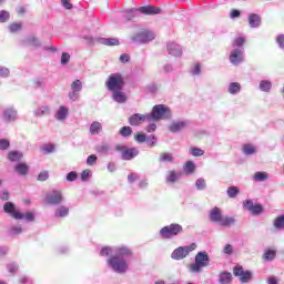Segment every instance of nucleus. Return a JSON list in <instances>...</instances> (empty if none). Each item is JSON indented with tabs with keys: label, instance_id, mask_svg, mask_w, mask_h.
I'll return each mask as SVG.
<instances>
[{
	"label": "nucleus",
	"instance_id": "a18cd8bd",
	"mask_svg": "<svg viewBox=\"0 0 284 284\" xmlns=\"http://www.w3.org/2000/svg\"><path fill=\"white\" fill-rule=\"evenodd\" d=\"M21 232H23V229L21 227V225L11 226V229L9 230L10 236H19Z\"/></svg>",
	"mask_w": 284,
	"mask_h": 284
},
{
	"label": "nucleus",
	"instance_id": "3c124183",
	"mask_svg": "<svg viewBox=\"0 0 284 284\" xmlns=\"http://www.w3.org/2000/svg\"><path fill=\"white\" fill-rule=\"evenodd\" d=\"M190 73L192 74V77H200V74H201V63L193 64V67L191 68Z\"/></svg>",
	"mask_w": 284,
	"mask_h": 284
},
{
	"label": "nucleus",
	"instance_id": "cd10ccee",
	"mask_svg": "<svg viewBox=\"0 0 284 284\" xmlns=\"http://www.w3.org/2000/svg\"><path fill=\"white\" fill-rule=\"evenodd\" d=\"M217 283L220 284H231L232 283V273L224 271L219 274Z\"/></svg>",
	"mask_w": 284,
	"mask_h": 284
},
{
	"label": "nucleus",
	"instance_id": "9d476101",
	"mask_svg": "<svg viewBox=\"0 0 284 284\" xmlns=\"http://www.w3.org/2000/svg\"><path fill=\"white\" fill-rule=\"evenodd\" d=\"M154 39H156V34H154L153 31H148V30L140 31L131 37L132 43H140V44L150 43V41H154Z\"/></svg>",
	"mask_w": 284,
	"mask_h": 284
},
{
	"label": "nucleus",
	"instance_id": "de8ad7c7",
	"mask_svg": "<svg viewBox=\"0 0 284 284\" xmlns=\"http://www.w3.org/2000/svg\"><path fill=\"white\" fill-rule=\"evenodd\" d=\"M268 175L266 172H256L254 174V181H258V182H263V181H267Z\"/></svg>",
	"mask_w": 284,
	"mask_h": 284
},
{
	"label": "nucleus",
	"instance_id": "774afa93",
	"mask_svg": "<svg viewBox=\"0 0 284 284\" xmlns=\"http://www.w3.org/2000/svg\"><path fill=\"white\" fill-rule=\"evenodd\" d=\"M58 254H68L70 252V246L62 245L57 248Z\"/></svg>",
	"mask_w": 284,
	"mask_h": 284
},
{
	"label": "nucleus",
	"instance_id": "2f4dec72",
	"mask_svg": "<svg viewBox=\"0 0 284 284\" xmlns=\"http://www.w3.org/2000/svg\"><path fill=\"white\" fill-rule=\"evenodd\" d=\"M110 150H112V145L108 142H102L95 146V152H98V154H109Z\"/></svg>",
	"mask_w": 284,
	"mask_h": 284
},
{
	"label": "nucleus",
	"instance_id": "6e6d98bb",
	"mask_svg": "<svg viewBox=\"0 0 284 284\" xmlns=\"http://www.w3.org/2000/svg\"><path fill=\"white\" fill-rule=\"evenodd\" d=\"M97 161H99V158L97 154H91L87 158V165L92 166L95 165Z\"/></svg>",
	"mask_w": 284,
	"mask_h": 284
},
{
	"label": "nucleus",
	"instance_id": "052dcab7",
	"mask_svg": "<svg viewBox=\"0 0 284 284\" xmlns=\"http://www.w3.org/2000/svg\"><path fill=\"white\" fill-rule=\"evenodd\" d=\"M70 63V53L63 52L61 55V65H68Z\"/></svg>",
	"mask_w": 284,
	"mask_h": 284
},
{
	"label": "nucleus",
	"instance_id": "e2e57ef3",
	"mask_svg": "<svg viewBox=\"0 0 284 284\" xmlns=\"http://www.w3.org/2000/svg\"><path fill=\"white\" fill-rule=\"evenodd\" d=\"M78 174L77 171H71L67 174V181H69V183L74 182L75 179H78Z\"/></svg>",
	"mask_w": 284,
	"mask_h": 284
},
{
	"label": "nucleus",
	"instance_id": "c03bdc74",
	"mask_svg": "<svg viewBox=\"0 0 284 284\" xmlns=\"http://www.w3.org/2000/svg\"><path fill=\"white\" fill-rule=\"evenodd\" d=\"M22 28H23V24L12 22L9 24V32H11V34H14L17 32H20V30H22Z\"/></svg>",
	"mask_w": 284,
	"mask_h": 284
},
{
	"label": "nucleus",
	"instance_id": "bb28decb",
	"mask_svg": "<svg viewBox=\"0 0 284 284\" xmlns=\"http://www.w3.org/2000/svg\"><path fill=\"white\" fill-rule=\"evenodd\" d=\"M179 179H181V172L174 170L168 171L165 175L166 183H176Z\"/></svg>",
	"mask_w": 284,
	"mask_h": 284
},
{
	"label": "nucleus",
	"instance_id": "6ab92c4d",
	"mask_svg": "<svg viewBox=\"0 0 284 284\" xmlns=\"http://www.w3.org/2000/svg\"><path fill=\"white\" fill-rule=\"evenodd\" d=\"M166 52L171 57H183V48L181 47V44H178L175 42H169L166 44Z\"/></svg>",
	"mask_w": 284,
	"mask_h": 284
},
{
	"label": "nucleus",
	"instance_id": "338daca9",
	"mask_svg": "<svg viewBox=\"0 0 284 284\" xmlns=\"http://www.w3.org/2000/svg\"><path fill=\"white\" fill-rule=\"evenodd\" d=\"M223 254H227L229 256L234 254V246L226 244L223 248Z\"/></svg>",
	"mask_w": 284,
	"mask_h": 284
},
{
	"label": "nucleus",
	"instance_id": "4d7b16f0",
	"mask_svg": "<svg viewBox=\"0 0 284 284\" xmlns=\"http://www.w3.org/2000/svg\"><path fill=\"white\" fill-rule=\"evenodd\" d=\"M139 179H141L139 173H130L128 175V183H130V185H132V183H135V181H139Z\"/></svg>",
	"mask_w": 284,
	"mask_h": 284
},
{
	"label": "nucleus",
	"instance_id": "a19ab883",
	"mask_svg": "<svg viewBox=\"0 0 284 284\" xmlns=\"http://www.w3.org/2000/svg\"><path fill=\"white\" fill-rule=\"evenodd\" d=\"M276 258V251L275 250H266L263 254L264 261H274Z\"/></svg>",
	"mask_w": 284,
	"mask_h": 284
},
{
	"label": "nucleus",
	"instance_id": "4c0bfd02",
	"mask_svg": "<svg viewBox=\"0 0 284 284\" xmlns=\"http://www.w3.org/2000/svg\"><path fill=\"white\" fill-rule=\"evenodd\" d=\"M244 45H245V37L243 36L235 38L232 42V49L243 48Z\"/></svg>",
	"mask_w": 284,
	"mask_h": 284
},
{
	"label": "nucleus",
	"instance_id": "f3484780",
	"mask_svg": "<svg viewBox=\"0 0 284 284\" xmlns=\"http://www.w3.org/2000/svg\"><path fill=\"white\" fill-rule=\"evenodd\" d=\"M190 126V121L187 120H178L172 122L169 125V132H172V134H179V132H182V130H186V128Z\"/></svg>",
	"mask_w": 284,
	"mask_h": 284
},
{
	"label": "nucleus",
	"instance_id": "c756f323",
	"mask_svg": "<svg viewBox=\"0 0 284 284\" xmlns=\"http://www.w3.org/2000/svg\"><path fill=\"white\" fill-rule=\"evenodd\" d=\"M23 44L31 45V48H41V40L34 36H31L23 40Z\"/></svg>",
	"mask_w": 284,
	"mask_h": 284
},
{
	"label": "nucleus",
	"instance_id": "0e129e2a",
	"mask_svg": "<svg viewBox=\"0 0 284 284\" xmlns=\"http://www.w3.org/2000/svg\"><path fill=\"white\" fill-rule=\"evenodd\" d=\"M44 154H52V152H54V144H45L42 148Z\"/></svg>",
	"mask_w": 284,
	"mask_h": 284
},
{
	"label": "nucleus",
	"instance_id": "603ef678",
	"mask_svg": "<svg viewBox=\"0 0 284 284\" xmlns=\"http://www.w3.org/2000/svg\"><path fill=\"white\" fill-rule=\"evenodd\" d=\"M119 134L121 136L128 138V136H132V128L130 126H123L120 131Z\"/></svg>",
	"mask_w": 284,
	"mask_h": 284
},
{
	"label": "nucleus",
	"instance_id": "37998d69",
	"mask_svg": "<svg viewBox=\"0 0 284 284\" xmlns=\"http://www.w3.org/2000/svg\"><path fill=\"white\" fill-rule=\"evenodd\" d=\"M239 192L240 190L236 186H230L226 190L229 199H236V196H239Z\"/></svg>",
	"mask_w": 284,
	"mask_h": 284
},
{
	"label": "nucleus",
	"instance_id": "dca6fc26",
	"mask_svg": "<svg viewBox=\"0 0 284 284\" xmlns=\"http://www.w3.org/2000/svg\"><path fill=\"white\" fill-rule=\"evenodd\" d=\"M3 210L6 214H10V216H12V219H16V221L23 220V213L17 210V207L14 206V203L12 202L4 203Z\"/></svg>",
	"mask_w": 284,
	"mask_h": 284
},
{
	"label": "nucleus",
	"instance_id": "7c9ffc66",
	"mask_svg": "<svg viewBox=\"0 0 284 284\" xmlns=\"http://www.w3.org/2000/svg\"><path fill=\"white\" fill-rule=\"evenodd\" d=\"M7 159L9 161H11V163H17V162L21 161V159H23V152H21V151H10L8 153Z\"/></svg>",
	"mask_w": 284,
	"mask_h": 284
},
{
	"label": "nucleus",
	"instance_id": "69168bd1",
	"mask_svg": "<svg viewBox=\"0 0 284 284\" xmlns=\"http://www.w3.org/2000/svg\"><path fill=\"white\" fill-rule=\"evenodd\" d=\"M146 139H148V135H145L144 133H138L135 135V141L138 143H145L146 142Z\"/></svg>",
	"mask_w": 284,
	"mask_h": 284
},
{
	"label": "nucleus",
	"instance_id": "393cba45",
	"mask_svg": "<svg viewBox=\"0 0 284 284\" xmlns=\"http://www.w3.org/2000/svg\"><path fill=\"white\" fill-rule=\"evenodd\" d=\"M261 16L256 14V13H251L248 16V26L250 28H261Z\"/></svg>",
	"mask_w": 284,
	"mask_h": 284
},
{
	"label": "nucleus",
	"instance_id": "8fccbe9b",
	"mask_svg": "<svg viewBox=\"0 0 284 284\" xmlns=\"http://www.w3.org/2000/svg\"><path fill=\"white\" fill-rule=\"evenodd\" d=\"M7 270L10 274H17L19 272V264L12 262L7 264Z\"/></svg>",
	"mask_w": 284,
	"mask_h": 284
},
{
	"label": "nucleus",
	"instance_id": "a878e982",
	"mask_svg": "<svg viewBox=\"0 0 284 284\" xmlns=\"http://www.w3.org/2000/svg\"><path fill=\"white\" fill-rule=\"evenodd\" d=\"M89 132L90 134H92V136L101 134V132H103V124H101V122L99 121L92 122L89 128Z\"/></svg>",
	"mask_w": 284,
	"mask_h": 284
},
{
	"label": "nucleus",
	"instance_id": "f8f14e48",
	"mask_svg": "<svg viewBox=\"0 0 284 284\" xmlns=\"http://www.w3.org/2000/svg\"><path fill=\"white\" fill-rule=\"evenodd\" d=\"M230 63L232 65H241L245 61V48L232 49L229 55Z\"/></svg>",
	"mask_w": 284,
	"mask_h": 284
},
{
	"label": "nucleus",
	"instance_id": "2eb2a0df",
	"mask_svg": "<svg viewBox=\"0 0 284 284\" xmlns=\"http://www.w3.org/2000/svg\"><path fill=\"white\" fill-rule=\"evenodd\" d=\"M243 209L247 212H251L253 216H258L260 214H263V205L255 203L252 200H244L243 201Z\"/></svg>",
	"mask_w": 284,
	"mask_h": 284
},
{
	"label": "nucleus",
	"instance_id": "20e7f679",
	"mask_svg": "<svg viewBox=\"0 0 284 284\" xmlns=\"http://www.w3.org/2000/svg\"><path fill=\"white\" fill-rule=\"evenodd\" d=\"M210 265V255L205 251H200L195 255V262L191 264L190 272L193 274H201V270L203 267H207Z\"/></svg>",
	"mask_w": 284,
	"mask_h": 284
},
{
	"label": "nucleus",
	"instance_id": "680f3d73",
	"mask_svg": "<svg viewBox=\"0 0 284 284\" xmlns=\"http://www.w3.org/2000/svg\"><path fill=\"white\" fill-rule=\"evenodd\" d=\"M275 41L278 45V49L284 50V34H278Z\"/></svg>",
	"mask_w": 284,
	"mask_h": 284
},
{
	"label": "nucleus",
	"instance_id": "7ed1b4c3",
	"mask_svg": "<svg viewBox=\"0 0 284 284\" xmlns=\"http://www.w3.org/2000/svg\"><path fill=\"white\" fill-rule=\"evenodd\" d=\"M149 121H170L172 119V109L165 104H156L153 106L152 112L148 113Z\"/></svg>",
	"mask_w": 284,
	"mask_h": 284
},
{
	"label": "nucleus",
	"instance_id": "9b49d317",
	"mask_svg": "<svg viewBox=\"0 0 284 284\" xmlns=\"http://www.w3.org/2000/svg\"><path fill=\"white\" fill-rule=\"evenodd\" d=\"M83 90V82L79 79L74 80L70 85V91L68 93V98L75 103L81 99V91Z\"/></svg>",
	"mask_w": 284,
	"mask_h": 284
},
{
	"label": "nucleus",
	"instance_id": "423d86ee",
	"mask_svg": "<svg viewBox=\"0 0 284 284\" xmlns=\"http://www.w3.org/2000/svg\"><path fill=\"white\" fill-rule=\"evenodd\" d=\"M104 85L109 92L123 90V88L125 87V80L123 79V75H121L120 73H113L109 75Z\"/></svg>",
	"mask_w": 284,
	"mask_h": 284
},
{
	"label": "nucleus",
	"instance_id": "79ce46f5",
	"mask_svg": "<svg viewBox=\"0 0 284 284\" xmlns=\"http://www.w3.org/2000/svg\"><path fill=\"white\" fill-rule=\"evenodd\" d=\"M194 170H196V164L192 161H187L184 165L185 174H193Z\"/></svg>",
	"mask_w": 284,
	"mask_h": 284
},
{
	"label": "nucleus",
	"instance_id": "4be33fe9",
	"mask_svg": "<svg viewBox=\"0 0 284 284\" xmlns=\"http://www.w3.org/2000/svg\"><path fill=\"white\" fill-rule=\"evenodd\" d=\"M121 156L123 161H132V159H135V156H139V149L136 148L125 149V151H123Z\"/></svg>",
	"mask_w": 284,
	"mask_h": 284
},
{
	"label": "nucleus",
	"instance_id": "473e14b6",
	"mask_svg": "<svg viewBox=\"0 0 284 284\" xmlns=\"http://www.w3.org/2000/svg\"><path fill=\"white\" fill-rule=\"evenodd\" d=\"M159 163H174V155L172 153H160Z\"/></svg>",
	"mask_w": 284,
	"mask_h": 284
},
{
	"label": "nucleus",
	"instance_id": "0eeeda50",
	"mask_svg": "<svg viewBox=\"0 0 284 284\" xmlns=\"http://www.w3.org/2000/svg\"><path fill=\"white\" fill-rule=\"evenodd\" d=\"M196 247H197L196 243H192L190 245L176 247L171 253V258L173 261H183V258H187V256H190V253L194 252V250H196Z\"/></svg>",
	"mask_w": 284,
	"mask_h": 284
},
{
	"label": "nucleus",
	"instance_id": "6e6552de",
	"mask_svg": "<svg viewBox=\"0 0 284 284\" xmlns=\"http://www.w3.org/2000/svg\"><path fill=\"white\" fill-rule=\"evenodd\" d=\"M44 202L47 203V205L57 207L65 202V196H63V192H61V190H52L47 193Z\"/></svg>",
	"mask_w": 284,
	"mask_h": 284
},
{
	"label": "nucleus",
	"instance_id": "1a4fd4ad",
	"mask_svg": "<svg viewBox=\"0 0 284 284\" xmlns=\"http://www.w3.org/2000/svg\"><path fill=\"white\" fill-rule=\"evenodd\" d=\"M138 12H141L142 14H161V8L146 6V7H141L139 9H129L126 10V14L124 17L130 21L134 19V17H136Z\"/></svg>",
	"mask_w": 284,
	"mask_h": 284
},
{
	"label": "nucleus",
	"instance_id": "39448f33",
	"mask_svg": "<svg viewBox=\"0 0 284 284\" xmlns=\"http://www.w3.org/2000/svg\"><path fill=\"white\" fill-rule=\"evenodd\" d=\"M161 239H164L166 241H170L181 234H183V225L179 223H172L170 225H166L162 227L159 232Z\"/></svg>",
	"mask_w": 284,
	"mask_h": 284
},
{
	"label": "nucleus",
	"instance_id": "13d9d810",
	"mask_svg": "<svg viewBox=\"0 0 284 284\" xmlns=\"http://www.w3.org/2000/svg\"><path fill=\"white\" fill-rule=\"evenodd\" d=\"M10 77V69L0 65V78L8 79Z\"/></svg>",
	"mask_w": 284,
	"mask_h": 284
},
{
	"label": "nucleus",
	"instance_id": "5fc2aeb1",
	"mask_svg": "<svg viewBox=\"0 0 284 284\" xmlns=\"http://www.w3.org/2000/svg\"><path fill=\"white\" fill-rule=\"evenodd\" d=\"M156 135H148L146 136V145H149V148H154L156 145Z\"/></svg>",
	"mask_w": 284,
	"mask_h": 284
},
{
	"label": "nucleus",
	"instance_id": "09e8293b",
	"mask_svg": "<svg viewBox=\"0 0 284 284\" xmlns=\"http://www.w3.org/2000/svg\"><path fill=\"white\" fill-rule=\"evenodd\" d=\"M10 21V12L0 10V23H8Z\"/></svg>",
	"mask_w": 284,
	"mask_h": 284
},
{
	"label": "nucleus",
	"instance_id": "ea45409f",
	"mask_svg": "<svg viewBox=\"0 0 284 284\" xmlns=\"http://www.w3.org/2000/svg\"><path fill=\"white\" fill-rule=\"evenodd\" d=\"M273 225L275 230H284V214L278 215L274 222Z\"/></svg>",
	"mask_w": 284,
	"mask_h": 284
},
{
	"label": "nucleus",
	"instance_id": "49530a36",
	"mask_svg": "<svg viewBox=\"0 0 284 284\" xmlns=\"http://www.w3.org/2000/svg\"><path fill=\"white\" fill-rule=\"evenodd\" d=\"M189 153L192 156H203V154H205V151H203V149H199L196 146H193L189 150Z\"/></svg>",
	"mask_w": 284,
	"mask_h": 284
},
{
	"label": "nucleus",
	"instance_id": "a211bd4d",
	"mask_svg": "<svg viewBox=\"0 0 284 284\" xmlns=\"http://www.w3.org/2000/svg\"><path fill=\"white\" fill-rule=\"evenodd\" d=\"M68 116H70V109L65 105H60L58 110H55L54 119L55 121H59V123H64V121L68 120Z\"/></svg>",
	"mask_w": 284,
	"mask_h": 284
},
{
	"label": "nucleus",
	"instance_id": "4468645a",
	"mask_svg": "<svg viewBox=\"0 0 284 284\" xmlns=\"http://www.w3.org/2000/svg\"><path fill=\"white\" fill-rule=\"evenodd\" d=\"M1 116L4 123H14L19 119V113L14 106H6L1 112Z\"/></svg>",
	"mask_w": 284,
	"mask_h": 284
},
{
	"label": "nucleus",
	"instance_id": "e433bc0d",
	"mask_svg": "<svg viewBox=\"0 0 284 284\" xmlns=\"http://www.w3.org/2000/svg\"><path fill=\"white\" fill-rule=\"evenodd\" d=\"M14 171L20 174V176H26L28 174V164L26 163H18L14 166Z\"/></svg>",
	"mask_w": 284,
	"mask_h": 284
},
{
	"label": "nucleus",
	"instance_id": "bf43d9fd",
	"mask_svg": "<svg viewBox=\"0 0 284 284\" xmlns=\"http://www.w3.org/2000/svg\"><path fill=\"white\" fill-rule=\"evenodd\" d=\"M91 176H92V171L87 169L81 173V181L83 182L89 181Z\"/></svg>",
	"mask_w": 284,
	"mask_h": 284
},
{
	"label": "nucleus",
	"instance_id": "f257e3e1",
	"mask_svg": "<svg viewBox=\"0 0 284 284\" xmlns=\"http://www.w3.org/2000/svg\"><path fill=\"white\" fill-rule=\"evenodd\" d=\"M100 256L106 257V265L115 274H125L130 270V258L134 256L132 248L126 245L103 246Z\"/></svg>",
	"mask_w": 284,
	"mask_h": 284
},
{
	"label": "nucleus",
	"instance_id": "b1692460",
	"mask_svg": "<svg viewBox=\"0 0 284 284\" xmlns=\"http://www.w3.org/2000/svg\"><path fill=\"white\" fill-rule=\"evenodd\" d=\"M97 43L100 45H120L119 38H97Z\"/></svg>",
	"mask_w": 284,
	"mask_h": 284
},
{
	"label": "nucleus",
	"instance_id": "f704fd0d",
	"mask_svg": "<svg viewBox=\"0 0 284 284\" xmlns=\"http://www.w3.org/2000/svg\"><path fill=\"white\" fill-rule=\"evenodd\" d=\"M258 89L261 90V92H266V93L272 92V81L270 80L260 81Z\"/></svg>",
	"mask_w": 284,
	"mask_h": 284
},
{
	"label": "nucleus",
	"instance_id": "412c9836",
	"mask_svg": "<svg viewBox=\"0 0 284 284\" xmlns=\"http://www.w3.org/2000/svg\"><path fill=\"white\" fill-rule=\"evenodd\" d=\"M70 216V206L68 205H58L54 210V217L55 219H68Z\"/></svg>",
	"mask_w": 284,
	"mask_h": 284
},
{
	"label": "nucleus",
	"instance_id": "5701e85b",
	"mask_svg": "<svg viewBox=\"0 0 284 284\" xmlns=\"http://www.w3.org/2000/svg\"><path fill=\"white\" fill-rule=\"evenodd\" d=\"M111 92H112V99L113 101H115V103H125V101H128V97H125L123 89H118Z\"/></svg>",
	"mask_w": 284,
	"mask_h": 284
},
{
	"label": "nucleus",
	"instance_id": "f03ea898",
	"mask_svg": "<svg viewBox=\"0 0 284 284\" xmlns=\"http://www.w3.org/2000/svg\"><path fill=\"white\" fill-rule=\"evenodd\" d=\"M209 221L220 227H232V225H236V219L234 216L223 215V211L217 206L209 212Z\"/></svg>",
	"mask_w": 284,
	"mask_h": 284
},
{
	"label": "nucleus",
	"instance_id": "c9c22d12",
	"mask_svg": "<svg viewBox=\"0 0 284 284\" xmlns=\"http://www.w3.org/2000/svg\"><path fill=\"white\" fill-rule=\"evenodd\" d=\"M229 94L236 95L241 92V83L239 82H231L227 88Z\"/></svg>",
	"mask_w": 284,
	"mask_h": 284
},
{
	"label": "nucleus",
	"instance_id": "58836bf2",
	"mask_svg": "<svg viewBox=\"0 0 284 284\" xmlns=\"http://www.w3.org/2000/svg\"><path fill=\"white\" fill-rule=\"evenodd\" d=\"M195 189L199 192H203V190H206L207 189V182L205 181V179H203V178L197 179L195 181Z\"/></svg>",
	"mask_w": 284,
	"mask_h": 284
},
{
	"label": "nucleus",
	"instance_id": "ddd939ff",
	"mask_svg": "<svg viewBox=\"0 0 284 284\" xmlns=\"http://www.w3.org/2000/svg\"><path fill=\"white\" fill-rule=\"evenodd\" d=\"M233 274L240 280V283H250L254 278V273L252 271H245L241 265L234 266Z\"/></svg>",
	"mask_w": 284,
	"mask_h": 284
},
{
	"label": "nucleus",
	"instance_id": "864d4df0",
	"mask_svg": "<svg viewBox=\"0 0 284 284\" xmlns=\"http://www.w3.org/2000/svg\"><path fill=\"white\" fill-rule=\"evenodd\" d=\"M0 150L6 152V150H10V140L8 139H0Z\"/></svg>",
	"mask_w": 284,
	"mask_h": 284
},
{
	"label": "nucleus",
	"instance_id": "c85d7f7f",
	"mask_svg": "<svg viewBox=\"0 0 284 284\" xmlns=\"http://www.w3.org/2000/svg\"><path fill=\"white\" fill-rule=\"evenodd\" d=\"M51 110L52 109L50 108V105H42V106H38L33 111V114H34V116H48V114H50Z\"/></svg>",
	"mask_w": 284,
	"mask_h": 284
},
{
	"label": "nucleus",
	"instance_id": "72a5a7b5",
	"mask_svg": "<svg viewBox=\"0 0 284 284\" xmlns=\"http://www.w3.org/2000/svg\"><path fill=\"white\" fill-rule=\"evenodd\" d=\"M242 152L245 156H252V154H256V146L250 143L243 144Z\"/></svg>",
	"mask_w": 284,
	"mask_h": 284
},
{
	"label": "nucleus",
	"instance_id": "aec40b11",
	"mask_svg": "<svg viewBox=\"0 0 284 284\" xmlns=\"http://www.w3.org/2000/svg\"><path fill=\"white\" fill-rule=\"evenodd\" d=\"M145 121H150L148 113L146 114L134 113L129 118V123L130 125H133V126L141 125V123Z\"/></svg>",
	"mask_w": 284,
	"mask_h": 284
}]
</instances>
